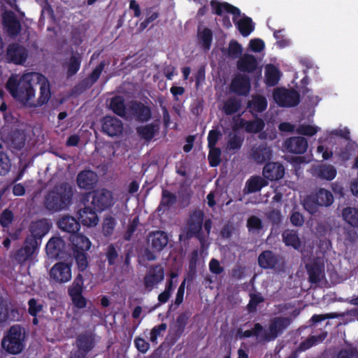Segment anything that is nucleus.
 <instances>
[{"instance_id":"f257e3e1","label":"nucleus","mask_w":358,"mask_h":358,"mask_svg":"<svg viewBox=\"0 0 358 358\" xmlns=\"http://www.w3.org/2000/svg\"><path fill=\"white\" fill-rule=\"evenodd\" d=\"M31 73H26L17 78L10 76L6 83V90L12 97L25 107L30 108L35 98V89Z\"/></svg>"},{"instance_id":"f03ea898","label":"nucleus","mask_w":358,"mask_h":358,"mask_svg":"<svg viewBox=\"0 0 358 358\" xmlns=\"http://www.w3.org/2000/svg\"><path fill=\"white\" fill-rule=\"evenodd\" d=\"M210 5L213 13L218 16H222L224 11L233 15V21L243 36H248L254 31L255 24L250 17L244 16L242 19L236 21L241 14L238 8L227 2H220L216 0H211Z\"/></svg>"},{"instance_id":"7ed1b4c3","label":"nucleus","mask_w":358,"mask_h":358,"mask_svg":"<svg viewBox=\"0 0 358 358\" xmlns=\"http://www.w3.org/2000/svg\"><path fill=\"white\" fill-rule=\"evenodd\" d=\"M72 196L71 187L67 183H61L55 186L45 196V206L49 211H60L69 206Z\"/></svg>"},{"instance_id":"20e7f679","label":"nucleus","mask_w":358,"mask_h":358,"mask_svg":"<svg viewBox=\"0 0 358 358\" xmlns=\"http://www.w3.org/2000/svg\"><path fill=\"white\" fill-rule=\"evenodd\" d=\"M24 329L18 324L13 325L1 341L2 348L8 353L17 355L24 348Z\"/></svg>"},{"instance_id":"39448f33","label":"nucleus","mask_w":358,"mask_h":358,"mask_svg":"<svg viewBox=\"0 0 358 358\" xmlns=\"http://www.w3.org/2000/svg\"><path fill=\"white\" fill-rule=\"evenodd\" d=\"M91 242L84 235L73 236L71 239V250L79 272L85 271L89 266L87 251Z\"/></svg>"},{"instance_id":"423d86ee","label":"nucleus","mask_w":358,"mask_h":358,"mask_svg":"<svg viewBox=\"0 0 358 358\" xmlns=\"http://www.w3.org/2000/svg\"><path fill=\"white\" fill-rule=\"evenodd\" d=\"M334 202L332 193L324 189L320 188L315 193L308 196L303 201V208L313 215L318 210L319 206H330Z\"/></svg>"},{"instance_id":"0eeeda50","label":"nucleus","mask_w":358,"mask_h":358,"mask_svg":"<svg viewBox=\"0 0 358 358\" xmlns=\"http://www.w3.org/2000/svg\"><path fill=\"white\" fill-rule=\"evenodd\" d=\"M204 216L205 214L203 210L200 209H194L190 213L187 222V236L189 238H196L199 240L201 248L204 247L206 241V236L202 231Z\"/></svg>"},{"instance_id":"6e6552de","label":"nucleus","mask_w":358,"mask_h":358,"mask_svg":"<svg viewBox=\"0 0 358 358\" xmlns=\"http://www.w3.org/2000/svg\"><path fill=\"white\" fill-rule=\"evenodd\" d=\"M152 118L151 107L138 100H131L127 103V116L126 120L139 123H145Z\"/></svg>"},{"instance_id":"1a4fd4ad","label":"nucleus","mask_w":358,"mask_h":358,"mask_svg":"<svg viewBox=\"0 0 358 358\" xmlns=\"http://www.w3.org/2000/svg\"><path fill=\"white\" fill-rule=\"evenodd\" d=\"M292 323L289 317H275L271 320L268 331H264L259 341L270 342L275 340Z\"/></svg>"},{"instance_id":"9d476101","label":"nucleus","mask_w":358,"mask_h":358,"mask_svg":"<svg viewBox=\"0 0 358 358\" xmlns=\"http://www.w3.org/2000/svg\"><path fill=\"white\" fill-rule=\"evenodd\" d=\"M87 196L88 199H91V206L99 213L108 209L113 204L112 192L105 188L90 192Z\"/></svg>"},{"instance_id":"9b49d317","label":"nucleus","mask_w":358,"mask_h":358,"mask_svg":"<svg viewBox=\"0 0 358 358\" xmlns=\"http://www.w3.org/2000/svg\"><path fill=\"white\" fill-rule=\"evenodd\" d=\"M273 99L280 107H294L300 102V94L294 89L278 87L273 92Z\"/></svg>"},{"instance_id":"f8f14e48","label":"nucleus","mask_w":358,"mask_h":358,"mask_svg":"<svg viewBox=\"0 0 358 358\" xmlns=\"http://www.w3.org/2000/svg\"><path fill=\"white\" fill-rule=\"evenodd\" d=\"M51 227V222L46 218L32 221L29 227L30 234L26 238L40 246L43 238L49 232Z\"/></svg>"},{"instance_id":"ddd939ff","label":"nucleus","mask_w":358,"mask_h":358,"mask_svg":"<svg viewBox=\"0 0 358 358\" xmlns=\"http://www.w3.org/2000/svg\"><path fill=\"white\" fill-rule=\"evenodd\" d=\"M6 57L8 63L22 65L28 58V50L19 43H10L7 47Z\"/></svg>"},{"instance_id":"4468645a","label":"nucleus","mask_w":358,"mask_h":358,"mask_svg":"<svg viewBox=\"0 0 358 358\" xmlns=\"http://www.w3.org/2000/svg\"><path fill=\"white\" fill-rule=\"evenodd\" d=\"M39 248V245L25 238L22 246L14 252L13 259L19 264L22 265L32 258Z\"/></svg>"},{"instance_id":"2eb2a0df","label":"nucleus","mask_w":358,"mask_h":358,"mask_svg":"<svg viewBox=\"0 0 358 358\" xmlns=\"http://www.w3.org/2000/svg\"><path fill=\"white\" fill-rule=\"evenodd\" d=\"M164 278V268L162 264L152 265L143 278V284L147 292H151L154 287Z\"/></svg>"},{"instance_id":"dca6fc26","label":"nucleus","mask_w":358,"mask_h":358,"mask_svg":"<svg viewBox=\"0 0 358 358\" xmlns=\"http://www.w3.org/2000/svg\"><path fill=\"white\" fill-rule=\"evenodd\" d=\"M258 264L263 269H278L284 266L282 259L271 250H264L258 257Z\"/></svg>"},{"instance_id":"f3484780","label":"nucleus","mask_w":358,"mask_h":358,"mask_svg":"<svg viewBox=\"0 0 358 358\" xmlns=\"http://www.w3.org/2000/svg\"><path fill=\"white\" fill-rule=\"evenodd\" d=\"M50 277L57 283L69 282L72 278L71 265L63 262L56 263L50 271Z\"/></svg>"},{"instance_id":"a211bd4d","label":"nucleus","mask_w":358,"mask_h":358,"mask_svg":"<svg viewBox=\"0 0 358 358\" xmlns=\"http://www.w3.org/2000/svg\"><path fill=\"white\" fill-rule=\"evenodd\" d=\"M306 269L308 275V281L311 284H317L325 276L324 264L319 258H315L313 262L306 264Z\"/></svg>"},{"instance_id":"6ab92c4d","label":"nucleus","mask_w":358,"mask_h":358,"mask_svg":"<svg viewBox=\"0 0 358 358\" xmlns=\"http://www.w3.org/2000/svg\"><path fill=\"white\" fill-rule=\"evenodd\" d=\"M251 88L250 80L245 75H236L231 82L229 90L238 96H247Z\"/></svg>"},{"instance_id":"aec40b11","label":"nucleus","mask_w":358,"mask_h":358,"mask_svg":"<svg viewBox=\"0 0 358 358\" xmlns=\"http://www.w3.org/2000/svg\"><path fill=\"white\" fill-rule=\"evenodd\" d=\"M2 24L10 37L18 36L22 29V24L13 11H7L2 16Z\"/></svg>"},{"instance_id":"412c9836","label":"nucleus","mask_w":358,"mask_h":358,"mask_svg":"<svg viewBox=\"0 0 358 358\" xmlns=\"http://www.w3.org/2000/svg\"><path fill=\"white\" fill-rule=\"evenodd\" d=\"M102 131L108 136H119L123 131L122 122L115 117L106 116L102 119Z\"/></svg>"},{"instance_id":"4be33fe9","label":"nucleus","mask_w":358,"mask_h":358,"mask_svg":"<svg viewBox=\"0 0 358 358\" xmlns=\"http://www.w3.org/2000/svg\"><path fill=\"white\" fill-rule=\"evenodd\" d=\"M308 141L303 136H293L287 138L283 147L287 152L303 154L308 149Z\"/></svg>"},{"instance_id":"5701e85b","label":"nucleus","mask_w":358,"mask_h":358,"mask_svg":"<svg viewBox=\"0 0 358 358\" xmlns=\"http://www.w3.org/2000/svg\"><path fill=\"white\" fill-rule=\"evenodd\" d=\"M168 242V235L163 231H152L148 235V245L155 252H159L162 251L167 245Z\"/></svg>"},{"instance_id":"b1692460","label":"nucleus","mask_w":358,"mask_h":358,"mask_svg":"<svg viewBox=\"0 0 358 358\" xmlns=\"http://www.w3.org/2000/svg\"><path fill=\"white\" fill-rule=\"evenodd\" d=\"M76 182L79 188L90 190L94 189L96 185L98 176L93 171L84 170L78 174Z\"/></svg>"},{"instance_id":"393cba45","label":"nucleus","mask_w":358,"mask_h":358,"mask_svg":"<svg viewBox=\"0 0 358 358\" xmlns=\"http://www.w3.org/2000/svg\"><path fill=\"white\" fill-rule=\"evenodd\" d=\"M78 350L88 354L95 347L94 335L89 331H84L76 338Z\"/></svg>"},{"instance_id":"a878e982","label":"nucleus","mask_w":358,"mask_h":358,"mask_svg":"<svg viewBox=\"0 0 358 358\" xmlns=\"http://www.w3.org/2000/svg\"><path fill=\"white\" fill-rule=\"evenodd\" d=\"M285 168L278 162H267L263 168V176L265 178L273 181L283 178Z\"/></svg>"},{"instance_id":"bb28decb","label":"nucleus","mask_w":358,"mask_h":358,"mask_svg":"<svg viewBox=\"0 0 358 358\" xmlns=\"http://www.w3.org/2000/svg\"><path fill=\"white\" fill-rule=\"evenodd\" d=\"M97 212L98 210H94L92 206H85L78 211V219L85 226H96L99 222Z\"/></svg>"},{"instance_id":"cd10ccee","label":"nucleus","mask_w":358,"mask_h":358,"mask_svg":"<svg viewBox=\"0 0 358 358\" xmlns=\"http://www.w3.org/2000/svg\"><path fill=\"white\" fill-rule=\"evenodd\" d=\"M58 227L63 231L71 234L70 240L71 241L73 236L80 235L77 234L79 231L80 225V222L72 216H64L57 222Z\"/></svg>"},{"instance_id":"c85d7f7f","label":"nucleus","mask_w":358,"mask_h":358,"mask_svg":"<svg viewBox=\"0 0 358 358\" xmlns=\"http://www.w3.org/2000/svg\"><path fill=\"white\" fill-rule=\"evenodd\" d=\"M272 156V150L266 143H261L252 148L251 157L257 164L268 162Z\"/></svg>"},{"instance_id":"c756f323","label":"nucleus","mask_w":358,"mask_h":358,"mask_svg":"<svg viewBox=\"0 0 358 358\" xmlns=\"http://www.w3.org/2000/svg\"><path fill=\"white\" fill-rule=\"evenodd\" d=\"M257 61L252 55L246 54L237 62V69L244 73H252L257 68Z\"/></svg>"},{"instance_id":"7c9ffc66","label":"nucleus","mask_w":358,"mask_h":358,"mask_svg":"<svg viewBox=\"0 0 358 358\" xmlns=\"http://www.w3.org/2000/svg\"><path fill=\"white\" fill-rule=\"evenodd\" d=\"M51 97L50 84L46 80L40 86V95L36 101L34 99L31 101L30 108H36L46 104Z\"/></svg>"},{"instance_id":"2f4dec72","label":"nucleus","mask_w":358,"mask_h":358,"mask_svg":"<svg viewBox=\"0 0 358 358\" xmlns=\"http://www.w3.org/2000/svg\"><path fill=\"white\" fill-rule=\"evenodd\" d=\"M110 110L117 115L126 120L127 116V104H125L124 99L121 96H115L110 99Z\"/></svg>"},{"instance_id":"473e14b6","label":"nucleus","mask_w":358,"mask_h":358,"mask_svg":"<svg viewBox=\"0 0 358 358\" xmlns=\"http://www.w3.org/2000/svg\"><path fill=\"white\" fill-rule=\"evenodd\" d=\"M159 130V125L157 123L147 124L136 128L138 135L145 141H150Z\"/></svg>"},{"instance_id":"72a5a7b5","label":"nucleus","mask_w":358,"mask_h":358,"mask_svg":"<svg viewBox=\"0 0 358 358\" xmlns=\"http://www.w3.org/2000/svg\"><path fill=\"white\" fill-rule=\"evenodd\" d=\"M267 106L268 102L266 97L259 94L252 96V99L247 104L248 108L252 113H262L266 109Z\"/></svg>"},{"instance_id":"f704fd0d","label":"nucleus","mask_w":358,"mask_h":358,"mask_svg":"<svg viewBox=\"0 0 358 358\" xmlns=\"http://www.w3.org/2000/svg\"><path fill=\"white\" fill-rule=\"evenodd\" d=\"M280 78V70L273 64H268L265 69V83L268 87L275 86Z\"/></svg>"},{"instance_id":"c9c22d12","label":"nucleus","mask_w":358,"mask_h":358,"mask_svg":"<svg viewBox=\"0 0 358 358\" xmlns=\"http://www.w3.org/2000/svg\"><path fill=\"white\" fill-rule=\"evenodd\" d=\"M177 202V196L174 193L168 189H163L162 191V198L157 208L158 211H166Z\"/></svg>"},{"instance_id":"e433bc0d","label":"nucleus","mask_w":358,"mask_h":358,"mask_svg":"<svg viewBox=\"0 0 358 358\" xmlns=\"http://www.w3.org/2000/svg\"><path fill=\"white\" fill-rule=\"evenodd\" d=\"M64 246V241L59 237H52L47 243L46 252L50 257H57Z\"/></svg>"},{"instance_id":"4c0bfd02","label":"nucleus","mask_w":358,"mask_h":358,"mask_svg":"<svg viewBox=\"0 0 358 358\" xmlns=\"http://www.w3.org/2000/svg\"><path fill=\"white\" fill-rule=\"evenodd\" d=\"M241 126L244 127L246 132L250 134H257L262 131L264 127L265 123L264 120L256 116L253 120L245 121L241 120Z\"/></svg>"},{"instance_id":"58836bf2","label":"nucleus","mask_w":358,"mask_h":358,"mask_svg":"<svg viewBox=\"0 0 358 358\" xmlns=\"http://www.w3.org/2000/svg\"><path fill=\"white\" fill-rule=\"evenodd\" d=\"M282 237L287 246H291L296 250L301 248V243L296 230L286 229L283 231Z\"/></svg>"},{"instance_id":"ea45409f","label":"nucleus","mask_w":358,"mask_h":358,"mask_svg":"<svg viewBox=\"0 0 358 358\" xmlns=\"http://www.w3.org/2000/svg\"><path fill=\"white\" fill-rule=\"evenodd\" d=\"M315 173L320 179L330 181L336 178L337 171L332 165L321 164L315 169Z\"/></svg>"},{"instance_id":"a19ab883","label":"nucleus","mask_w":358,"mask_h":358,"mask_svg":"<svg viewBox=\"0 0 358 358\" xmlns=\"http://www.w3.org/2000/svg\"><path fill=\"white\" fill-rule=\"evenodd\" d=\"M343 220L353 228H358V209L345 207L342 210Z\"/></svg>"},{"instance_id":"79ce46f5","label":"nucleus","mask_w":358,"mask_h":358,"mask_svg":"<svg viewBox=\"0 0 358 358\" xmlns=\"http://www.w3.org/2000/svg\"><path fill=\"white\" fill-rule=\"evenodd\" d=\"M268 185V182L260 176H252L246 182L247 192L254 193L259 192Z\"/></svg>"},{"instance_id":"37998d69","label":"nucleus","mask_w":358,"mask_h":358,"mask_svg":"<svg viewBox=\"0 0 358 358\" xmlns=\"http://www.w3.org/2000/svg\"><path fill=\"white\" fill-rule=\"evenodd\" d=\"M327 332H323L318 336H310L308 337L305 341L300 343L298 347V351H306L317 343L322 342L327 337Z\"/></svg>"},{"instance_id":"c03bdc74","label":"nucleus","mask_w":358,"mask_h":358,"mask_svg":"<svg viewBox=\"0 0 358 358\" xmlns=\"http://www.w3.org/2000/svg\"><path fill=\"white\" fill-rule=\"evenodd\" d=\"M241 107V101L236 97H229L223 105V111L227 115H232L237 113Z\"/></svg>"},{"instance_id":"a18cd8bd","label":"nucleus","mask_w":358,"mask_h":358,"mask_svg":"<svg viewBox=\"0 0 358 358\" xmlns=\"http://www.w3.org/2000/svg\"><path fill=\"white\" fill-rule=\"evenodd\" d=\"M84 288V279L81 273H78L73 280V283L68 288L69 296L83 294Z\"/></svg>"},{"instance_id":"49530a36","label":"nucleus","mask_w":358,"mask_h":358,"mask_svg":"<svg viewBox=\"0 0 358 358\" xmlns=\"http://www.w3.org/2000/svg\"><path fill=\"white\" fill-rule=\"evenodd\" d=\"M82 58L80 55H72L67 64V77L70 78L78 73L80 68Z\"/></svg>"},{"instance_id":"de8ad7c7","label":"nucleus","mask_w":358,"mask_h":358,"mask_svg":"<svg viewBox=\"0 0 358 358\" xmlns=\"http://www.w3.org/2000/svg\"><path fill=\"white\" fill-rule=\"evenodd\" d=\"M106 65V62L104 60L101 61L90 74L87 79L83 81V84H85L87 86L91 87L92 85L96 83L99 78H100L101 74L103 71Z\"/></svg>"},{"instance_id":"09e8293b","label":"nucleus","mask_w":358,"mask_h":358,"mask_svg":"<svg viewBox=\"0 0 358 358\" xmlns=\"http://www.w3.org/2000/svg\"><path fill=\"white\" fill-rule=\"evenodd\" d=\"M191 315L192 313L189 310L181 313L178 315L174 324L171 327L184 333Z\"/></svg>"},{"instance_id":"8fccbe9b","label":"nucleus","mask_w":358,"mask_h":358,"mask_svg":"<svg viewBox=\"0 0 358 358\" xmlns=\"http://www.w3.org/2000/svg\"><path fill=\"white\" fill-rule=\"evenodd\" d=\"M209 152L208 155V164L210 167H217L221 162L222 151L220 148H208Z\"/></svg>"},{"instance_id":"3c124183","label":"nucleus","mask_w":358,"mask_h":358,"mask_svg":"<svg viewBox=\"0 0 358 358\" xmlns=\"http://www.w3.org/2000/svg\"><path fill=\"white\" fill-rule=\"evenodd\" d=\"M213 31L209 28H204L199 34V41L203 50H210L213 41Z\"/></svg>"},{"instance_id":"603ef678","label":"nucleus","mask_w":358,"mask_h":358,"mask_svg":"<svg viewBox=\"0 0 358 358\" xmlns=\"http://www.w3.org/2000/svg\"><path fill=\"white\" fill-rule=\"evenodd\" d=\"M105 256L109 266H114L116 264L118 260L119 253L117 249L113 244L108 245Z\"/></svg>"},{"instance_id":"864d4df0","label":"nucleus","mask_w":358,"mask_h":358,"mask_svg":"<svg viewBox=\"0 0 358 358\" xmlns=\"http://www.w3.org/2000/svg\"><path fill=\"white\" fill-rule=\"evenodd\" d=\"M243 52L241 45L235 40L230 41L227 48V55L232 59H236L241 56Z\"/></svg>"},{"instance_id":"5fc2aeb1","label":"nucleus","mask_w":358,"mask_h":358,"mask_svg":"<svg viewBox=\"0 0 358 358\" xmlns=\"http://www.w3.org/2000/svg\"><path fill=\"white\" fill-rule=\"evenodd\" d=\"M11 164L8 155L0 152V176H5L10 169Z\"/></svg>"},{"instance_id":"6e6d98bb","label":"nucleus","mask_w":358,"mask_h":358,"mask_svg":"<svg viewBox=\"0 0 358 358\" xmlns=\"http://www.w3.org/2000/svg\"><path fill=\"white\" fill-rule=\"evenodd\" d=\"M246 226L249 231H259L263 229L262 221L256 215L248 217Z\"/></svg>"},{"instance_id":"4d7b16f0","label":"nucleus","mask_w":358,"mask_h":358,"mask_svg":"<svg viewBox=\"0 0 358 358\" xmlns=\"http://www.w3.org/2000/svg\"><path fill=\"white\" fill-rule=\"evenodd\" d=\"M167 328L166 323H161L158 325L155 326L150 331V341L152 343H157L158 336L162 335V333L165 331Z\"/></svg>"},{"instance_id":"13d9d810","label":"nucleus","mask_w":358,"mask_h":358,"mask_svg":"<svg viewBox=\"0 0 358 358\" xmlns=\"http://www.w3.org/2000/svg\"><path fill=\"white\" fill-rule=\"evenodd\" d=\"M28 313L32 317H36L43 310V305L39 303L34 298H31L28 301Z\"/></svg>"},{"instance_id":"bf43d9fd","label":"nucleus","mask_w":358,"mask_h":358,"mask_svg":"<svg viewBox=\"0 0 358 358\" xmlns=\"http://www.w3.org/2000/svg\"><path fill=\"white\" fill-rule=\"evenodd\" d=\"M319 130L317 127H314L310 124H300L296 131L298 134L303 136H314Z\"/></svg>"},{"instance_id":"052dcab7","label":"nucleus","mask_w":358,"mask_h":358,"mask_svg":"<svg viewBox=\"0 0 358 358\" xmlns=\"http://www.w3.org/2000/svg\"><path fill=\"white\" fill-rule=\"evenodd\" d=\"M243 143V138L241 136L237 134H234L232 136H230L227 141V148L233 150H239L241 148Z\"/></svg>"},{"instance_id":"680f3d73","label":"nucleus","mask_w":358,"mask_h":358,"mask_svg":"<svg viewBox=\"0 0 358 358\" xmlns=\"http://www.w3.org/2000/svg\"><path fill=\"white\" fill-rule=\"evenodd\" d=\"M14 215L11 210L6 208L0 215V224L3 227H8L13 222Z\"/></svg>"},{"instance_id":"e2e57ef3","label":"nucleus","mask_w":358,"mask_h":358,"mask_svg":"<svg viewBox=\"0 0 358 358\" xmlns=\"http://www.w3.org/2000/svg\"><path fill=\"white\" fill-rule=\"evenodd\" d=\"M182 334L183 332L171 327L169 333L166 338L168 345L169 346L174 345Z\"/></svg>"},{"instance_id":"0e129e2a","label":"nucleus","mask_w":358,"mask_h":358,"mask_svg":"<svg viewBox=\"0 0 358 358\" xmlns=\"http://www.w3.org/2000/svg\"><path fill=\"white\" fill-rule=\"evenodd\" d=\"M337 358H358V350L352 346L341 349L338 353Z\"/></svg>"},{"instance_id":"69168bd1","label":"nucleus","mask_w":358,"mask_h":358,"mask_svg":"<svg viewBox=\"0 0 358 358\" xmlns=\"http://www.w3.org/2000/svg\"><path fill=\"white\" fill-rule=\"evenodd\" d=\"M264 301V298L256 294H250V299L248 304V310L249 312L252 313L257 310V306Z\"/></svg>"},{"instance_id":"338daca9","label":"nucleus","mask_w":358,"mask_h":358,"mask_svg":"<svg viewBox=\"0 0 358 358\" xmlns=\"http://www.w3.org/2000/svg\"><path fill=\"white\" fill-rule=\"evenodd\" d=\"M116 222L113 217H108L104 219L103 224V231L106 236L113 234Z\"/></svg>"},{"instance_id":"774afa93","label":"nucleus","mask_w":358,"mask_h":358,"mask_svg":"<svg viewBox=\"0 0 358 358\" xmlns=\"http://www.w3.org/2000/svg\"><path fill=\"white\" fill-rule=\"evenodd\" d=\"M267 219L272 222L273 225H278L282 221L281 213L279 210L273 209L267 213Z\"/></svg>"}]
</instances>
